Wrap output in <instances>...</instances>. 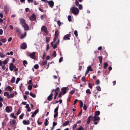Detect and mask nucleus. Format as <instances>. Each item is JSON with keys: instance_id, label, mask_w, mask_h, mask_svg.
<instances>
[{"instance_id": "nucleus-23", "label": "nucleus", "mask_w": 130, "mask_h": 130, "mask_svg": "<svg viewBox=\"0 0 130 130\" xmlns=\"http://www.w3.org/2000/svg\"><path fill=\"white\" fill-rule=\"evenodd\" d=\"M98 58L99 60L100 63L101 64L102 61L103 57L102 56H99L98 57Z\"/></svg>"}, {"instance_id": "nucleus-26", "label": "nucleus", "mask_w": 130, "mask_h": 130, "mask_svg": "<svg viewBox=\"0 0 130 130\" xmlns=\"http://www.w3.org/2000/svg\"><path fill=\"white\" fill-rule=\"evenodd\" d=\"M14 96V94L13 93L12 94H11L10 95H9V96L7 97V98L9 99L10 98H13Z\"/></svg>"}, {"instance_id": "nucleus-37", "label": "nucleus", "mask_w": 130, "mask_h": 130, "mask_svg": "<svg viewBox=\"0 0 130 130\" xmlns=\"http://www.w3.org/2000/svg\"><path fill=\"white\" fill-rule=\"evenodd\" d=\"M0 41H1L3 43H4L6 42V39L4 38L3 39H1L0 40Z\"/></svg>"}, {"instance_id": "nucleus-4", "label": "nucleus", "mask_w": 130, "mask_h": 130, "mask_svg": "<svg viewBox=\"0 0 130 130\" xmlns=\"http://www.w3.org/2000/svg\"><path fill=\"white\" fill-rule=\"evenodd\" d=\"M5 110L7 112H10L12 110V107L11 106H7L6 107Z\"/></svg>"}, {"instance_id": "nucleus-21", "label": "nucleus", "mask_w": 130, "mask_h": 130, "mask_svg": "<svg viewBox=\"0 0 130 130\" xmlns=\"http://www.w3.org/2000/svg\"><path fill=\"white\" fill-rule=\"evenodd\" d=\"M47 17L46 15L45 14L42 15L41 16L40 18L41 20L46 18Z\"/></svg>"}, {"instance_id": "nucleus-52", "label": "nucleus", "mask_w": 130, "mask_h": 130, "mask_svg": "<svg viewBox=\"0 0 130 130\" xmlns=\"http://www.w3.org/2000/svg\"><path fill=\"white\" fill-rule=\"evenodd\" d=\"M80 108H82L83 107V103L81 101H80Z\"/></svg>"}, {"instance_id": "nucleus-48", "label": "nucleus", "mask_w": 130, "mask_h": 130, "mask_svg": "<svg viewBox=\"0 0 130 130\" xmlns=\"http://www.w3.org/2000/svg\"><path fill=\"white\" fill-rule=\"evenodd\" d=\"M100 83V80L99 79H98L95 82V84L96 85H98Z\"/></svg>"}, {"instance_id": "nucleus-19", "label": "nucleus", "mask_w": 130, "mask_h": 130, "mask_svg": "<svg viewBox=\"0 0 130 130\" xmlns=\"http://www.w3.org/2000/svg\"><path fill=\"white\" fill-rule=\"evenodd\" d=\"M70 122V121L69 120L66 121L64 123L62 124V126H66L67 125L69 124Z\"/></svg>"}, {"instance_id": "nucleus-46", "label": "nucleus", "mask_w": 130, "mask_h": 130, "mask_svg": "<svg viewBox=\"0 0 130 130\" xmlns=\"http://www.w3.org/2000/svg\"><path fill=\"white\" fill-rule=\"evenodd\" d=\"M98 91H100L101 90V87L100 86H98L96 87Z\"/></svg>"}, {"instance_id": "nucleus-13", "label": "nucleus", "mask_w": 130, "mask_h": 130, "mask_svg": "<svg viewBox=\"0 0 130 130\" xmlns=\"http://www.w3.org/2000/svg\"><path fill=\"white\" fill-rule=\"evenodd\" d=\"M47 2L48 3L50 7L52 8L54 4V2L52 1H47Z\"/></svg>"}, {"instance_id": "nucleus-47", "label": "nucleus", "mask_w": 130, "mask_h": 130, "mask_svg": "<svg viewBox=\"0 0 130 130\" xmlns=\"http://www.w3.org/2000/svg\"><path fill=\"white\" fill-rule=\"evenodd\" d=\"M59 87H57L56 89H54V92H57V91L59 92Z\"/></svg>"}, {"instance_id": "nucleus-45", "label": "nucleus", "mask_w": 130, "mask_h": 130, "mask_svg": "<svg viewBox=\"0 0 130 130\" xmlns=\"http://www.w3.org/2000/svg\"><path fill=\"white\" fill-rule=\"evenodd\" d=\"M68 18L69 21V22H71V16L70 15H68Z\"/></svg>"}, {"instance_id": "nucleus-22", "label": "nucleus", "mask_w": 130, "mask_h": 130, "mask_svg": "<svg viewBox=\"0 0 130 130\" xmlns=\"http://www.w3.org/2000/svg\"><path fill=\"white\" fill-rule=\"evenodd\" d=\"M26 35V32H24V34H22L21 35L20 38L21 39H23L25 37Z\"/></svg>"}, {"instance_id": "nucleus-33", "label": "nucleus", "mask_w": 130, "mask_h": 130, "mask_svg": "<svg viewBox=\"0 0 130 130\" xmlns=\"http://www.w3.org/2000/svg\"><path fill=\"white\" fill-rule=\"evenodd\" d=\"M29 94L30 96H31L32 97L34 98H35L36 97V95L33 94L32 92H30Z\"/></svg>"}, {"instance_id": "nucleus-31", "label": "nucleus", "mask_w": 130, "mask_h": 130, "mask_svg": "<svg viewBox=\"0 0 130 130\" xmlns=\"http://www.w3.org/2000/svg\"><path fill=\"white\" fill-rule=\"evenodd\" d=\"M16 122V120L15 119H13L12 121V123L11 121L10 122V123L11 125L15 124Z\"/></svg>"}, {"instance_id": "nucleus-36", "label": "nucleus", "mask_w": 130, "mask_h": 130, "mask_svg": "<svg viewBox=\"0 0 130 130\" xmlns=\"http://www.w3.org/2000/svg\"><path fill=\"white\" fill-rule=\"evenodd\" d=\"M23 63L24 65L26 67L25 64H28V63L27 61L26 60H25L23 61Z\"/></svg>"}, {"instance_id": "nucleus-35", "label": "nucleus", "mask_w": 130, "mask_h": 130, "mask_svg": "<svg viewBox=\"0 0 130 130\" xmlns=\"http://www.w3.org/2000/svg\"><path fill=\"white\" fill-rule=\"evenodd\" d=\"M59 35L58 31V30H56L55 31V36L58 37V36Z\"/></svg>"}, {"instance_id": "nucleus-28", "label": "nucleus", "mask_w": 130, "mask_h": 130, "mask_svg": "<svg viewBox=\"0 0 130 130\" xmlns=\"http://www.w3.org/2000/svg\"><path fill=\"white\" fill-rule=\"evenodd\" d=\"M10 116L14 119H16V117L14 116V113H12L10 115Z\"/></svg>"}, {"instance_id": "nucleus-11", "label": "nucleus", "mask_w": 130, "mask_h": 130, "mask_svg": "<svg viewBox=\"0 0 130 130\" xmlns=\"http://www.w3.org/2000/svg\"><path fill=\"white\" fill-rule=\"evenodd\" d=\"M22 26L24 28V29L25 30H29V27L26 23L25 24Z\"/></svg>"}, {"instance_id": "nucleus-58", "label": "nucleus", "mask_w": 130, "mask_h": 130, "mask_svg": "<svg viewBox=\"0 0 130 130\" xmlns=\"http://www.w3.org/2000/svg\"><path fill=\"white\" fill-rule=\"evenodd\" d=\"M39 111V109H37L35 110V111L34 112V114H36Z\"/></svg>"}, {"instance_id": "nucleus-8", "label": "nucleus", "mask_w": 130, "mask_h": 130, "mask_svg": "<svg viewBox=\"0 0 130 130\" xmlns=\"http://www.w3.org/2000/svg\"><path fill=\"white\" fill-rule=\"evenodd\" d=\"M29 56L30 58L33 59H35L36 58L35 52L30 54Z\"/></svg>"}, {"instance_id": "nucleus-14", "label": "nucleus", "mask_w": 130, "mask_h": 130, "mask_svg": "<svg viewBox=\"0 0 130 130\" xmlns=\"http://www.w3.org/2000/svg\"><path fill=\"white\" fill-rule=\"evenodd\" d=\"M100 119V118L98 116H94V118H93V119L92 120L93 121H99Z\"/></svg>"}, {"instance_id": "nucleus-43", "label": "nucleus", "mask_w": 130, "mask_h": 130, "mask_svg": "<svg viewBox=\"0 0 130 130\" xmlns=\"http://www.w3.org/2000/svg\"><path fill=\"white\" fill-rule=\"evenodd\" d=\"M48 121L47 119H46L45 122H44V124L45 126H46L47 125V122Z\"/></svg>"}, {"instance_id": "nucleus-7", "label": "nucleus", "mask_w": 130, "mask_h": 130, "mask_svg": "<svg viewBox=\"0 0 130 130\" xmlns=\"http://www.w3.org/2000/svg\"><path fill=\"white\" fill-rule=\"evenodd\" d=\"M16 67V66H14V64L12 63H10L9 64V69L11 71H12L13 69L15 68Z\"/></svg>"}, {"instance_id": "nucleus-16", "label": "nucleus", "mask_w": 130, "mask_h": 130, "mask_svg": "<svg viewBox=\"0 0 130 130\" xmlns=\"http://www.w3.org/2000/svg\"><path fill=\"white\" fill-rule=\"evenodd\" d=\"M53 94L52 93L50 94L48 96L47 100L49 101H51L53 99Z\"/></svg>"}, {"instance_id": "nucleus-44", "label": "nucleus", "mask_w": 130, "mask_h": 130, "mask_svg": "<svg viewBox=\"0 0 130 130\" xmlns=\"http://www.w3.org/2000/svg\"><path fill=\"white\" fill-rule=\"evenodd\" d=\"M24 115V114L22 113V114L19 116V118L20 119H22L23 118V116Z\"/></svg>"}, {"instance_id": "nucleus-41", "label": "nucleus", "mask_w": 130, "mask_h": 130, "mask_svg": "<svg viewBox=\"0 0 130 130\" xmlns=\"http://www.w3.org/2000/svg\"><path fill=\"white\" fill-rule=\"evenodd\" d=\"M39 67V66L38 64H36L34 66V68L36 69H37Z\"/></svg>"}, {"instance_id": "nucleus-34", "label": "nucleus", "mask_w": 130, "mask_h": 130, "mask_svg": "<svg viewBox=\"0 0 130 130\" xmlns=\"http://www.w3.org/2000/svg\"><path fill=\"white\" fill-rule=\"evenodd\" d=\"M32 85H29L28 87V90H30L32 88Z\"/></svg>"}, {"instance_id": "nucleus-60", "label": "nucleus", "mask_w": 130, "mask_h": 130, "mask_svg": "<svg viewBox=\"0 0 130 130\" xmlns=\"http://www.w3.org/2000/svg\"><path fill=\"white\" fill-rule=\"evenodd\" d=\"M87 109V106L86 105H85L84 104L83 106V109L84 110H86Z\"/></svg>"}, {"instance_id": "nucleus-27", "label": "nucleus", "mask_w": 130, "mask_h": 130, "mask_svg": "<svg viewBox=\"0 0 130 130\" xmlns=\"http://www.w3.org/2000/svg\"><path fill=\"white\" fill-rule=\"evenodd\" d=\"M15 78L14 77H13L11 80V82L12 83H13L15 82Z\"/></svg>"}, {"instance_id": "nucleus-5", "label": "nucleus", "mask_w": 130, "mask_h": 130, "mask_svg": "<svg viewBox=\"0 0 130 130\" xmlns=\"http://www.w3.org/2000/svg\"><path fill=\"white\" fill-rule=\"evenodd\" d=\"M58 107H57L55 109L54 112L55 113L54 115V117L55 118L57 117L58 116Z\"/></svg>"}, {"instance_id": "nucleus-30", "label": "nucleus", "mask_w": 130, "mask_h": 130, "mask_svg": "<svg viewBox=\"0 0 130 130\" xmlns=\"http://www.w3.org/2000/svg\"><path fill=\"white\" fill-rule=\"evenodd\" d=\"M87 69L89 71H93V70L92 69L91 67V66H89L88 67Z\"/></svg>"}, {"instance_id": "nucleus-53", "label": "nucleus", "mask_w": 130, "mask_h": 130, "mask_svg": "<svg viewBox=\"0 0 130 130\" xmlns=\"http://www.w3.org/2000/svg\"><path fill=\"white\" fill-rule=\"evenodd\" d=\"M3 63L4 64H6L8 62V61L6 60V59H5L4 61H3Z\"/></svg>"}, {"instance_id": "nucleus-32", "label": "nucleus", "mask_w": 130, "mask_h": 130, "mask_svg": "<svg viewBox=\"0 0 130 130\" xmlns=\"http://www.w3.org/2000/svg\"><path fill=\"white\" fill-rule=\"evenodd\" d=\"M108 65V64L106 62H105L104 64V69H106L107 68Z\"/></svg>"}, {"instance_id": "nucleus-62", "label": "nucleus", "mask_w": 130, "mask_h": 130, "mask_svg": "<svg viewBox=\"0 0 130 130\" xmlns=\"http://www.w3.org/2000/svg\"><path fill=\"white\" fill-rule=\"evenodd\" d=\"M75 3L76 5L78 6L79 4V2L78 1L76 0L75 1Z\"/></svg>"}, {"instance_id": "nucleus-17", "label": "nucleus", "mask_w": 130, "mask_h": 130, "mask_svg": "<svg viewBox=\"0 0 130 130\" xmlns=\"http://www.w3.org/2000/svg\"><path fill=\"white\" fill-rule=\"evenodd\" d=\"M67 88L66 87H63L61 89V90H62V93L63 95H64L66 93V90Z\"/></svg>"}, {"instance_id": "nucleus-55", "label": "nucleus", "mask_w": 130, "mask_h": 130, "mask_svg": "<svg viewBox=\"0 0 130 130\" xmlns=\"http://www.w3.org/2000/svg\"><path fill=\"white\" fill-rule=\"evenodd\" d=\"M83 127L81 126H80L79 128H78L77 130H83Z\"/></svg>"}, {"instance_id": "nucleus-39", "label": "nucleus", "mask_w": 130, "mask_h": 130, "mask_svg": "<svg viewBox=\"0 0 130 130\" xmlns=\"http://www.w3.org/2000/svg\"><path fill=\"white\" fill-rule=\"evenodd\" d=\"M5 56V55H3V53L0 52V57L1 58H3Z\"/></svg>"}, {"instance_id": "nucleus-24", "label": "nucleus", "mask_w": 130, "mask_h": 130, "mask_svg": "<svg viewBox=\"0 0 130 130\" xmlns=\"http://www.w3.org/2000/svg\"><path fill=\"white\" fill-rule=\"evenodd\" d=\"M9 8L7 6H5L4 8V10L5 11V12L6 13H7L8 11H9Z\"/></svg>"}, {"instance_id": "nucleus-61", "label": "nucleus", "mask_w": 130, "mask_h": 130, "mask_svg": "<svg viewBox=\"0 0 130 130\" xmlns=\"http://www.w3.org/2000/svg\"><path fill=\"white\" fill-rule=\"evenodd\" d=\"M82 80L83 82H85V77H83L82 78Z\"/></svg>"}, {"instance_id": "nucleus-63", "label": "nucleus", "mask_w": 130, "mask_h": 130, "mask_svg": "<svg viewBox=\"0 0 130 130\" xmlns=\"http://www.w3.org/2000/svg\"><path fill=\"white\" fill-rule=\"evenodd\" d=\"M89 72V71L87 69L86 70L85 73V76H86L87 74Z\"/></svg>"}, {"instance_id": "nucleus-38", "label": "nucleus", "mask_w": 130, "mask_h": 130, "mask_svg": "<svg viewBox=\"0 0 130 130\" xmlns=\"http://www.w3.org/2000/svg\"><path fill=\"white\" fill-rule=\"evenodd\" d=\"M47 63V61L46 60H44L42 62V64L43 66L46 65Z\"/></svg>"}, {"instance_id": "nucleus-6", "label": "nucleus", "mask_w": 130, "mask_h": 130, "mask_svg": "<svg viewBox=\"0 0 130 130\" xmlns=\"http://www.w3.org/2000/svg\"><path fill=\"white\" fill-rule=\"evenodd\" d=\"M71 36V35L70 34L66 35L64 36L63 39L64 40H69L70 39V37Z\"/></svg>"}, {"instance_id": "nucleus-51", "label": "nucleus", "mask_w": 130, "mask_h": 130, "mask_svg": "<svg viewBox=\"0 0 130 130\" xmlns=\"http://www.w3.org/2000/svg\"><path fill=\"white\" fill-rule=\"evenodd\" d=\"M58 39V37L55 36L54 38V40H53V41L54 42H55L56 40H57Z\"/></svg>"}, {"instance_id": "nucleus-42", "label": "nucleus", "mask_w": 130, "mask_h": 130, "mask_svg": "<svg viewBox=\"0 0 130 130\" xmlns=\"http://www.w3.org/2000/svg\"><path fill=\"white\" fill-rule=\"evenodd\" d=\"M86 92L87 93H88V94H91V92L90 91V90L89 89H88L86 91Z\"/></svg>"}, {"instance_id": "nucleus-57", "label": "nucleus", "mask_w": 130, "mask_h": 130, "mask_svg": "<svg viewBox=\"0 0 130 130\" xmlns=\"http://www.w3.org/2000/svg\"><path fill=\"white\" fill-rule=\"evenodd\" d=\"M45 52H44V53L43 54L42 57V59H44L45 58Z\"/></svg>"}, {"instance_id": "nucleus-49", "label": "nucleus", "mask_w": 130, "mask_h": 130, "mask_svg": "<svg viewBox=\"0 0 130 130\" xmlns=\"http://www.w3.org/2000/svg\"><path fill=\"white\" fill-rule=\"evenodd\" d=\"M74 34L76 37L78 36L77 31L76 30H75L74 32Z\"/></svg>"}, {"instance_id": "nucleus-59", "label": "nucleus", "mask_w": 130, "mask_h": 130, "mask_svg": "<svg viewBox=\"0 0 130 130\" xmlns=\"http://www.w3.org/2000/svg\"><path fill=\"white\" fill-rule=\"evenodd\" d=\"M77 124L76 123L74 124L73 126V128L74 129L77 126Z\"/></svg>"}, {"instance_id": "nucleus-29", "label": "nucleus", "mask_w": 130, "mask_h": 130, "mask_svg": "<svg viewBox=\"0 0 130 130\" xmlns=\"http://www.w3.org/2000/svg\"><path fill=\"white\" fill-rule=\"evenodd\" d=\"M9 93L8 92H5L4 93V95L5 96H7V97L9 96Z\"/></svg>"}, {"instance_id": "nucleus-3", "label": "nucleus", "mask_w": 130, "mask_h": 130, "mask_svg": "<svg viewBox=\"0 0 130 130\" xmlns=\"http://www.w3.org/2000/svg\"><path fill=\"white\" fill-rule=\"evenodd\" d=\"M15 30L17 34L18 35L21 34L22 31L18 27H16L15 28Z\"/></svg>"}, {"instance_id": "nucleus-40", "label": "nucleus", "mask_w": 130, "mask_h": 130, "mask_svg": "<svg viewBox=\"0 0 130 130\" xmlns=\"http://www.w3.org/2000/svg\"><path fill=\"white\" fill-rule=\"evenodd\" d=\"M50 40V38L49 37H46V43H48L49 42Z\"/></svg>"}, {"instance_id": "nucleus-9", "label": "nucleus", "mask_w": 130, "mask_h": 130, "mask_svg": "<svg viewBox=\"0 0 130 130\" xmlns=\"http://www.w3.org/2000/svg\"><path fill=\"white\" fill-rule=\"evenodd\" d=\"M36 16L34 14H33L30 17V19L31 21H35L36 19Z\"/></svg>"}, {"instance_id": "nucleus-18", "label": "nucleus", "mask_w": 130, "mask_h": 130, "mask_svg": "<svg viewBox=\"0 0 130 130\" xmlns=\"http://www.w3.org/2000/svg\"><path fill=\"white\" fill-rule=\"evenodd\" d=\"M23 123L24 125H28L29 124L30 121L28 120H27V121L25 120H24L23 121Z\"/></svg>"}, {"instance_id": "nucleus-1", "label": "nucleus", "mask_w": 130, "mask_h": 130, "mask_svg": "<svg viewBox=\"0 0 130 130\" xmlns=\"http://www.w3.org/2000/svg\"><path fill=\"white\" fill-rule=\"evenodd\" d=\"M79 12L78 9L76 7H72L70 9V13L71 12L74 14L76 15L78 14Z\"/></svg>"}, {"instance_id": "nucleus-10", "label": "nucleus", "mask_w": 130, "mask_h": 130, "mask_svg": "<svg viewBox=\"0 0 130 130\" xmlns=\"http://www.w3.org/2000/svg\"><path fill=\"white\" fill-rule=\"evenodd\" d=\"M93 117L91 116H90L87 120L86 123L89 124L91 120L93 119Z\"/></svg>"}, {"instance_id": "nucleus-56", "label": "nucleus", "mask_w": 130, "mask_h": 130, "mask_svg": "<svg viewBox=\"0 0 130 130\" xmlns=\"http://www.w3.org/2000/svg\"><path fill=\"white\" fill-rule=\"evenodd\" d=\"M57 23L58 25L60 26L61 25V23L59 20H58L57 21Z\"/></svg>"}, {"instance_id": "nucleus-15", "label": "nucleus", "mask_w": 130, "mask_h": 130, "mask_svg": "<svg viewBox=\"0 0 130 130\" xmlns=\"http://www.w3.org/2000/svg\"><path fill=\"white\" fill-rule=\"evenodd\" d=\"M20 23L22 26L25 24L26 23L25 20L23 19H20Z\"/></svg>"}, {"instance_id": "nucleus-25", "label": "nucleus", "mask_w": 130, "mask_h": 130, "mask_svg": "<svg viewBox=\"0 0 130 130\" xmlns=\"http://www.w3.org/2000/svg\"><path fill=\"white\" fill-rule=\"evenodd\" d=\"M100 114V112L98 110L96 111L95 112V114L94 116H98Z\"/></svg>"}, {"instance_id": "nucleus-12", "label": "nucleus", "mask_w": 130, "mask_h": 130, "mask_svg": "<svg viewBox=\"0 0 130 130\" xmlns=\"http://www.w3.org/2000/svg\"><path fill=\"white\" fill-rule=\"evenodd\" d=\"M21 48L24 50L27 47V45L25 42L23 43L21 46Z\"/></svg>"}, {"instance_id": "nucleus-50", "label": "nucleus", "mask_w": 130, "mask_h": 130, "mask_svg": "<svg viewBox=\"0 0 130 130\" xmlns=\"http://www.w3.org/2000/svg\"><path fill=\"white\" fill-rule=\"evenodd\" d=\"M20 78H18L17 79L16 82V84H17L19 81L20 80Z\"/></svg>"}, {"instance_id": "nucleus-2", "label": "nucleus", "mask_w": 130, "mask_h": 130, "mask_svg": "<svg viewBox=\"0 0 130 130\" xmlns=\"http://www.w3.org/2000/svg\"><path fill=\"white\" fill-rule=\"evenodd\" d=\"M41 30L42 31L46 33L47 34H48V32L46 26H43L41 28Z\"/></svg>"}, {"instance_id": "nucleus-54", "label": "nucleus", "mask_w": 130, "mask_h": 130, "mask_svg": "<svg viewBox=\"0 0 130 130\" xmlns=\"http://www.w3.org/2000/svg\"><path fill=\"white\" fill-rule=\"evenodd\" d=\"M78 8L79 9H82L83 8L81 4H79L78 5Z\"/></svg>"}, {"instance_id": "nucleus-20", "label": "nucleus", "mask_w": 130, "mask_h": 130, "mask_svg": "<svg viewBox=\"0 0 130 130\" xmlns=\"http://www.w3.org/2000/svg\"><path fill=\"white\" fill-rule=\"evenodd\" d=\"M5 90L6 91L8 90L9 91H11L12 90V88L10 86H8L5 89Z\"/></svg>"}, {"instance_id": "nucleus-64", "label": "nucleus", "mask_w": 130, "mask_h": 130, "mask_svg": "<svg viewBox=\"0 0 130 130\" xmlns=\"http://www.w3.org/2000/svg\"><path fill=\"white\" fill-rule=\"evenodd\" d=\"M89 86L90 89H92V84H91L90 83H89Z\"/></svg>"}]
</instances>
